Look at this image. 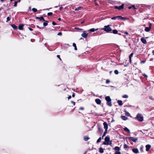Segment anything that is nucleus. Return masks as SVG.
<instances>
[{"label": "nucleus", "mask_w": 154, "mask_h": 154, "mask_svg": "<svg viewBox=\"0 0 154 154\" xmlns=\"http://www.w3.org/2000/svg\"><path fill=\"white\" fill-rule=\"evenodd\" d=\"M53 14V13H52V12H49V13H48V14H47V15L48 16H51V15H52Z\"/></svg>", "instance_id": "ea45409f"}, {"label": "nucleus", "mask_w": 154, "mask_h": 154, "mask_svg": "<svg viewBox=\"0 0 154 154\" xmlns=\"http://www.w3.org/2000/svg\"><path fill=\"white\" fill-rule=\"evenodd\" d=\"M132 8V7H128V9H131Z\"/></svg>", "instance_id": "774afa93"}, {"label": "nucleus", "mask_w": 154, "mask_h": 154, "mask_svg": "<svg viewBox=\"0 0 154 154\" xmlns=\"http://www.w3.org/2000/svg\"><path fill=\"white\" fill-rule=\"evenodd\" d=\"M32 10L34 12H35L37 11V9L35 8H33Z\"/></svg>", "instance_id": "72a5a7b5"}, {"label": "nucleus", "mask_w": 154, "mask_h": 154, "mask_svg": "<svg viewBox=\"0 0 154 154\" xmlns=\"http://www.w3.org/2000/svg\"><path fill=\"white\" fill-rule=\"evenodd\" d=\"M31 10V7H29V9L28 10V11H30Z\"/></svg>", "instance_id": "e2e57ef3"}, {"label": "nucleus", "mask_w": 154, "mask_h": 154, "mask_svg": "<svg viewBox=\"0 0 154 154\" xmlns=\"http://www.w3.org/2000/svg\"><path fill=\"white\" fill-rule=\"evenodd\" d=\"M149 27H146L145 28V30L146 32H149L150 30V29L151 28V24L150 23H149Z\"/></svg>", "instance_id": "0eeeda50"}, {"label": "nucleus", "mask_w": 154, "mask_h": 154, "mask_svg": "<svg viewBox=\"0 0 154 154\" xmlns=\"http://www.w3.org/2000/svg\"><path fill=\"white\" fill-rule=\"evenodd\" d=\"M132 151L133 152L135 153H139L138 150L137 148H134L132 149Z\"/></svg>", "instance_id": "1a4fd4ad"}, {"label": "nucleus", "mask_w": 154, "mask_h": 154, "mask_svg": "<svg viewBox=\"0 0 154 154\" xmlns=\"http://www.w3.org/2000/svg\"><path fill=\"white\" fill-rule=\"evenodd\" d=\"M110 26V25L105 26L104 27L102 28L101 29L107 32H109L112 31V29Z\"/></svg>", "instance_id": "f03ea898"}, {"label": "nucleus", "mask_w": 154, "mask_h": 154, "mask_svg": "<svg viewBox=\"0 0 154 154\" xmlns=\"http://www.w3.org/2000/svg\"><path fill=\"white\" fill-rule=\"evenodd\" d=\"M90 138L88 137L87 136H84V140L85 141H87L89 139H90Z\"/></svg>", "instance_id": "dca6fc26"}, {"label": "nucleus", "mask_w": 154, "mask_h": 154, "mask_svg": "<svg viewBox=\"0 0 154 154\" xmlns=\"http://www.w3.org/2000/svg\"><path fill=\"white\" fill-rule=\"evenodd\" d=\"M75 96V93H73V94H72V97H74Z\"/></svg>", "instance_id": "bf43d9fd"}, {"label": "nucleus", "mask_w": 154, "mask_h": 154, "mask_svg": "<svg viewBox=\"0 0 154 154\" xmlns=\"http://www.w3.org/2000/svg\"><path fill=\"white\" fill-rule=\"evenodd\" d=\"M121 32L124 33L125 34H126L127 35H128V33L127 32H124L123 31H121Z\"/></svg>", "instance_id": "79ce46f5"}, {"label": "nucleus", "mask_w": 154, "mask_h": 154, "mask_svg": "<svg viewBox=\"0 0 154 154\" xmlns=\"http://www.w3.org/2000/svg\"><path fill=\"white\" fill-rule=\"evenodd\" d=\"M35 41V40L33 39H31V41L32 42H34Z\"/></svg>", "instance_id": "5fc2aeb1"}, {"label": "nucleus", "mask_w": 154, "mask_h": 154, "mask_svg": "<svg viewBox=\"0 0 154 154\" xmlns=\"http://www.w3.org/2000/svg\"><path fill=\"white\" fill-rule=\"evenodd\" d=\"M62 35V32H59L58 34H57V35H59V36H61V35Z\"/></svg>", "instance_id": "a18cd8bd"}, {"label": "nucleus", "mask_w": 154, "mask_h": 154, "mask_svg": "<svg viewBox=\"0 0 154 154\" xmlns=\"http://www.w3.org/2000/svg\"><path fill=\"white\" fill-rule=\"evenodd\" d=\"M129 147V146L126 145V144H124V149H125L126 148H128Z\"/></svg>", "instance_id": "2f4dec72"}, {"label": "nucleus", "mask_w": 154, "mask_h": 154, "mask_svg": "<svg viewBox=\"0 0 154 154\" xmlns=\"http://www.w3.org/2000/svg\"><path fill=\"white\" fill-rule=\"evenodd\" d=\"M118 20L126 19V18L125 17H122L121 16H118L117 18Z\"/></svg>", "instance_id": "a211bd4d"}, {"label": "nucleus", "mask_w": 154, "mask_h": 154, "mask_svg": "<svg viewBox=\"0 0 154 154\" xmlns=\"http://www.w3.org/2000/svg\"><path fill=\"white\" fill-rule=\"evenodd\" d=\"M114 73L116 74H118L119 73V72L117 70H115L114 71Z\"/></svg>", "instance_id": "a19ab883"}, {"label": "nucleus", "mask_w": 154, "mask_h": 154, "mask_svg": "<svg viewBox=\"0 0 154 154\" xmlns=\"http://www.w3.org/2000/svg\"><path fill=\"white\" fill-rule=\"evenodd\" d=\"M35 18L39 20L40 21H45V19L43 17H35Z\"/></svg>", "instance_id": "6e6552de"}, {"label": "nucleus", "mask_w": 154, "mask_h": 154, "mask_svg": "<svg viewBox=\"0 0 154 154\" xmlns=\"http://www.w3.org/2000/svg\"><path fill=\"white\" fill-rule=\"evenodd\" d=\"M79 109L80 110H83L84 109V108L82 107H81Z\"/></svg>", "instance_id": "4d7b16f0"}, {"label": "nucleus", "mask_w": 154, "mask_h": 154, "mask_svg": "<svg viewBox=\"0 0 154 154\" xmlns=\"http://www.w3.org/2000/svg\"><path fill=\"white\" fill-rule=\"evenodd\" d=\"M104 127V128L105 129V130L107 131L108 129V125L106 122H104L103 123Z\"/></svg>", "instance_id": "9b49d317"}, {"label": "nucleus", "mask_w": 154, "mask_h": 154, "mask_svg": "<svg viewBox=\"0 0 154 154\" xmlns=\"http://www.w3.org/2000/svg\"><path fill=\"white\" fill-rule=\"evenodd\" d=\"M85 32V31H83V33L81 35L82 36L85 38H86L88 35V33H86Z\"/></svg>", "instance_id": "423d86ee"}, {"label": "nucleus", "mask_w": 154, "mask_h": 154, "mask_svg": "<svg viewBox=\"0 0 154 154\" xmlns=\"http://www.w3.org/2000/svg\"><path fill=\"white\" fill-rule=\"evenodd\" d=\"M121 118L122 120H126L128 119L127 117L124 116H121Z\"/></svg>", "instance_id": "f3484780"}, {"label": "nucleus", "mask_w": 154, "mask_h": 154, "mask_svg": "<svg viewBox=\"0 0 154 154\" xmlns=\"http://www.w3.org/2000/svg\"><path fill=\"white\" fill-rule=\"evenodd\" d=\"M57 57H58L60 59V60H61V59L60 58V56L59 55H57Z\"/></svg>", "instance_id": "603ef678"}, {"label": "nucleus", "mask_w": 154, "mask_h": 154, "mask_svg": "<svg viewBox=\"0 0 154 154\" xmlns=\"http://www.w3.org/2000/svg\"><path fill=\"white\" fill-rule=\"evenodd\" d=\"M151 147V146L149 144H147L146 146V151H148Z\"/></svg>", "instance_id": "9d476101"}, {"label": "nucleus", "mask_w": 154, "mask_h": 154, "mask_svg": "<svg viewBox=\"0 0 154 154\" xmlns=\"http://www.w3.org/2000/svg\"><path fill=\"white\" fill-rule=\"evenodd\" d=\"M125 115L128 116H130V114L128 112H127L126 111H125Z\"/></svg>", "instance_id": "b1692460"}, {"label": "nucleus", "mask_w": 154, "mask_h": 154, "mask_svg": "<svg viewBox=\"0 0 154 154\" xmlns=\"http://www.w3.org/2000/svg\"><path fill=\"white\" fill-rule=\"evenodd\" d=\"M24 25L23 24H20L19 25L18 28L20 30H22L23 29V27Z\"/></svg>", "instance_id": "6ab92c4d"}, {"label": "nucleus", "mask_w": 154, "mask_h": 154, "mask_svg": "<svg viewBox=\"0 0 154 154\" xmlns=\"http://www.w3.org/2000/svg\"><path fill=\"white\" fill-rule=\"evenodd\" d=\"M106 133H107V131L105 130V131L104 132L102 136V137L103 138L104 136H105L106 134Z\"/></svg>", "instance_id": "f704fd0d"}, {"label": "nucleus", "mask_w": 154, "mask_h": 154, "mask_svg": "<svg viewBox=\"0 0 154 154\" xmlns=\"http://www.w3.org/2000/svg\"><path fill=\"white\" fill-rule=\"evenodd\" d=\"M71 98V96H69L68 97V99H70Z\"/></svg>", "instance_id": "680f3d73"}, {"label": "nucleus", "mask_w": 154, "mask_h": 154, "mask_svg": "<svg viewBox=\"0 0 154 154\" xmlns=\"http://www.w3.org/2000/svg\"><path fill=\"white\" fill-rule=\"evenodd\" d=\"M124 130L125 131H127L129 133H130V130L127 127H125L124 128Z\"/></svg>", "instance_id": "4be33fe9"}, {"label": "nucleus", "mask_w": 154, "mask_h": 154, "mask_svg": "<svg viewBox=\"0 0 154 154\" xmlns=\"http://www.w3.org/2000/svg\"><path fill=\"white\" fill-rule=\"evenodd\" d=\"M143 146H141L140 148V150L141 152H143Z\"/></svg>", "instance_id": "c756f323"}, {"label": "nucleus", "mask_w": 154, "mask_h": 154, "mask_svg": "<svg viewBox=\"0 0 154 154\" xmlns=\"http://www.w3.org/2000/svg\"><path fill=\"white\" fill-rule=\"evenodd\" d=\"M11 26L15 29H17V27L14 24H11Z\"/></svg>", "instance_id": "412c9836"}, {"label": "nucleus", "mask_w": 154, "mask_h": 154, "mask_svg": "<svg viewBox=\"0 0 154 154\" xmlns=\"http://www.w3.org/2000/svg\"><path fill=\"white\" fill-rule=\"evenodd\" d=\"M141 41L144 44H146L147 43L146 40L144 38H141L140 39Z\"/></svg>", "instance_id": "f8f14e48"}, {"label": "nucleus", "mask_w": 154, "mask_h": 154, "mask_svg": "<svg viewBox=\"0 0 154 154\" xmlns=\"http://www.w3.org/2000/svg\"><path fill=\"white\" fill-rule=\"evenodd\" d=\"M112 32L114 34H118V31L116 29H114L112 31Z\"/></svg>", "instance_id": "cd10ccee"}, {"label": "nucleus", "mask_w": 154, "mask_h": 154, "mask_svg": "<svg viewBox=\"0 0 154 154\" xmlns=\"http://www.w3.org/2000/svg\"><path fill=\"white\" fill-rule=\"evenodd\" d=\"M152 53L153 55H154V50L152 51Z\"/></svg>", "instance_id": "0e129e2a"}, {"label": "nucleus", "mask_w": 154, "mask_h": 154, "mask_svg": "<svg viewBox=\"0 0 154 154\" xmlns=\"http://www.w3.org/2000/svg\"><path fill=\"white\" fill-rule=\"evenodd\" d=\"M18 2H17V1H16L15 2L14 5V7H16L17 6V5Z\"/></svg>", "instance_id": "58836bf2"}, {"label": "nucleus", "mask_w": 154, "mask_h": 154, "mask_svg": "<svg viewBox=\"0 0 154 154\" xmlns=\"http://www.w3.org/2000/svg\"><path fill=\"white\" fill-rule=\"evenodd\" d=\"M105 99L107 101H111V99L109 96H108L105 97Z\"/></svg>", "instance_id": "2eb2a0df"}, {"label": "nucleus", "mask_w": 154, "mask_h": 154, "mask_svg": "<svg viewBox=\"0 0 154 154\" xmlns=\"http://www.w3.org/2000/svg\"><path fill=\"white\" fill-rule=\"evenodd\" d=\"M82 8L81 7H79L78 8L75 9V11H78L79 10H80Z\"/></svg>", "instance_id": "c85d7f7f"}, {"label": "nucleus", "mask_w": 154, "mask_h": 154, "mask_svg": "<svg viewBox=\"0 0 154 154\" xmlns=\"http://www.w3.org/2000/svg\"><path fill=\"white\" fill-rule=\"evenodd\" d=\"M98 29H95L94 28H92L88 30V31L90 32H93L95 31L98 30Z\"/></svg>", "instance_id": "4468645a"}, {"label": "nucleus", "mask_w": 154, "mask_h": 154, "mask_svg": "<svg viewBox=\"0 0 154 154\" xmlns=\"http://www.w3.org/2000/svg\"><path fill=\"white\" fill-rule=\"evenodd\" d=\"M124 4H122L120 6H115V8L119 10H120L122 9L124 7Z\"/></svg>", "instance_id": "39448f33"}, {"label": "nucleus", "mask_w": 154, "mask_h": 154, "mask_svg": "<svg viewBox=\"0 0 154 154\" xmlns=\"http://www.w3.org/2000/svg\"><path fill=\"white\" fill-rule=\"evenodd\" d=\"M10 20V18L9 17H8L7 18L6 22H8Z\"/></svg>", "instance_id": "37998d69"}, {"label": "nucleus", "mask_w": 154, "mask_h": 154, "mask_svg": "<svg viewBox=\"0 0 154 154\" xmlns=\"http://www.w3.org/2000/svg\"><path fill=\"white\" fill-rule=\"evenodd\" d=\"M96 103L98 104H100L101 103V100L99 99H97L95 100Z\"/></svg>", "instance_id": "ddd939ff"}, {"label": "nucleus", "mask_w": 154, "mask_h": 154, "mask_svg": "<svg viewBox=\"0 0 154 154\" xmlns=\"http://www.w3.org/2000/svg\"><path fill=\"white\" fill-rule=\"evenodd\" d=\"M133 55V53H131L129 56V59H130V58H131Z\"/></svg>", "instance_id": "e433bc0d"}, {"label": "nucleus", "mask_w": 154, "mask_h": 154, "mask_svg": "<svg viewBox=\"0 0 154 154\" xmlns=\"http://www.w3.org/2000/svg\"><path fill=\"white\" fill-rule=\"evenodd\" d=\"M71 103H72L74 105H75V103L73 101H71Z\"/></svg>", "instance_id": "864d4df0"}, {"label": "nucleus", "mask_w": 154, "mask_h": 154, "mask_svg": "<svg viewBox=\"0 0 154 154\" xmlns=\"http://www.w3.org/2000/svg\"><path fill=\"white\" fill-rule=\"evenodd\" d=\"M115 154H121V153L119 151H116L115 152Z\"/></svg>", "instance_id": "49530a36"}, {"label": "nucleus", "mask_w": 154, "mask_h": 154, "mask_svg": "<svg viewBox=\"0 0 154 154\" xmlns=\"http://www.w3.org/2000/svg\"><path fill=\"white\" fill-rule=\"evenodd\" d=\"M45 22H44L43 23V26H46L47 25L48 23V22L46 21H45Z\"/></svg>", "instance_id": "a878e982"}, {"label": "nucleus", "mask_w": 154, "mask_h": 154, "mask_svg": "<svg viewBox=\"0 0 154 154\" xmlns=\"http://www.w3.org/2000/svg\"><path fill=\"white\" fill-rule=\"evenodd\" d=\"M58 20L59 21H60L61 20V19L60 18H58Z\"/></svg>", "instance_id": "69168bd1"}, {"label": "nucleus", "mask_w": 154, "mask_h": 154, "mask_svg": "<svg viewBox=\"0 0 154 154\" xmlns=\"http://www.w3.org/2000/svg\"><path fill=\"white\" fill-rule=\"evenodd\" d=\"M129 61H130V63H131V58H130V59H129Z\"/></svg>", "instance_id": "338daca9"}, {"label": "nucleus", "mask_w": 154, "mask_h": 154, "mask_svg": "<svg viewBox=\"0 0 154 154\" xmlns=\"http://www.w3.org/2000/svg\"><path fill=\"white\" fill-rule=\"evenodd\" d=\"M76 29H78V30H83L82 29H81V28H76Z\"/></svg>", "instance_id": "6e6d98bb"}, {"label": "nucleus", "mask_w": 154, "mask_h": 154, "mask_svg": "<svg viewBox=\"0 0 154 154\" xmlns=\"http://www.w3.org/2000/svg\"><path fill=\"white\" fill-rule=\"evenodd\" d=\"M143 75L144 77H146V78H147V77H148V76H147V75H146L145 74H144V73L143 74Z\"/></svg>", "instance_id": "09e8293b"}, {"label": "nucleus", "mask_w": 154, "mask_h": 154, "mask_svg": "<svg viewBox=\"0 0 154 154\" xmlns=\"http://www.w3.org/2000/svg\"><path fill=\"white\" fill-rule=\"evenodd\" d=\"M117 18V16L111 18V19L112 20H115Z\"/></svg>", "instance_id": "4c0bfd02"}, {"label": "nucleus", "mask_w": 154, "mask_h": 154, "mask_svg": "<svg viewBox=\"0 0 154 154\" xmlns=\"http://www.w3.org/2000/svg\"><path fill=\"white\" fill-rule=\"evenodd\" d=\"M72 45H73V46L74 47V49L75 50H77V48L75 44V43H73L72 44Z\"/></svg>", "instance_id": "bb28decb"}, {"label": "nucleus", "mask_w": 154, "mask_h": 154, "mask_svg": "<svg viewBox=\"0 0 154 154\" xmlns=\"http://www.w3.org/2000/svg\"><path fill=\"white\" fill-rule=\"evenodd\" d=\"M136 118L140 122H142L143 121V116L141 114L138 113L137 115Z\"/></svg>", "instance_id": "7ed1b4c3"}, {"label": "nucleus", "mask_w": 154, "mask_h": 154, "mask_svg": "<svg viewBox=\"0 0 154 154\" xmlns=\"http://www.w3.org/2000/svg\"><path fill=\"white\" fill-rule=\"evenodd\" d=\"M99 152L101 153H103L104 152L103 149L101 148H100L99 149Z\"/></svg>", "instance_id": "7c9ffc66"}, {"label": "nucleus", "mask_w": 154, "mask_h": 154, "mask_svg": "<svg viewBox=\"0 0 154 154\" xmlns=\"http://www.w3.org/2000/svg\"><path fill=\"white\" fill-rule=\"evenodd\" d=\"M110 82V81L109 79L106 80V83L107 84L109 83Z\"/></svg>", "instance_id": "de8ad7c7"}, {"label": "nucleus", "mask_w": 154, "mask_h": 154, "mask_svg": "<svg viewBox=\"0 0 154 154\" xmlns=\"http://www.w3.org/2000/svg\"><path fill=\"white\" fill-rule=\"evenodd\" d=\"M128 139L130 141H132L134 142H136L138 140L137 138H134L133 137H127Z\"/></svg>", "instance_id": "20e7f679"}, {"label": "nucleus", "mask_w": 154, "mask_h": 154, "mask_svg": "<svg viewBox=\"0 0 154 154\" xmlns=\"http://www.w3.org/2000/svg\"><path fill=\"white\" fill-rule=\"evenodd\" d=\"M128 97V95L126 94H125L122 96V97L124 98H127Z\"/></svg>", "instance_id": "c9c22d12"}, {"label": "nucleus", "mask_w": 154, "mask_h": 154, "mask_svg": "<svg viewBox=\"0 0 154 154\" xmlns=\"http://www.w3.org/2000/svg\"><path fill=\"white\" fill-rule=\"evenodd\" d=\"M132 7L134 9H137V8H136L135 7V5H133L132 6Z\"/></svg>", "instance_id": "3c124183"}, {"label": "nucleus", "mask_w": 154, "mask_h": 154, "mask_svg": "<svg viewBox=\"0 0 154 154\" xmlns=\"http://www.w3.org/2000/svg\"><path fill=\"white\" fill-rule=\"evenodd\" d=\"M105 141L103 142V144L105 145H109L112 146V141L110 140V138L109 137H106L104 139Z\"/></svg>", "instance_id": "f257e3e1"}, {"label": "nucleus", "mask_w": 154, "mask_h": 154, "mask_svg": "<svg viewBox=\"0 0 154 154\" xmlns=\"http://www.w3.org/2000/svg\"><path fill=\"white\" fill-rule=\"evenodd\" d=\"M62 8H63L61 6L60 7L59 9L60 10H61L62 9Z\"/></svg>", "instance_id": "052dcab7"}, {"label": "nucleus", "mask_w": 154, "mask_h": 154, "mask_svg": "<svg viewBox=\"0 0 154 154\" xmlns=\"http://www.w3.org/2000/svg\"><path fill=\"white\" fill-rule=\"evenodd\" d=\"M149 98L150 99H151V100H154V98L152 97V96H149Z\"/></svg>", "instance_id": "c03bdc74"}, {"label": "nucleus", "mask_w": 154, "mask_h": 154, "mask_svg": "<svg viewBox=\"0 0 154 154\" xmlns=\"http://www.w3.org/2000/svg\"><path fill=\"white\" fill-rule=\"evenodd\" d=\"M29 29V30L31 31H32L33 30V29H32L31 28H30V27H29L28 28Z\"/></svg>", "instance_id": "13d9d810"}, {"label": "nucleus", "mask_w": 154, "mask_h": 154, "mask_svg": "<svg viewBox=\"0 0 154 154\" xmlns=\"http://www.w3.org/2000/svg\"><path fill=\"white\" fill-rule=\"evenodd\" d=\"M101 137H100L99 139L97 140V142L98 143L101 141Z\"/></svg>", "instance_id": "473e14b6"}, {"label": "nucleus", "mask_w": 154, "mask_h": 154, "mask_svg": "<svg viewBox=\"0 0 154 154\" xmlns=\"http://www.w3.org/2000/svg\"><path fill=\"white\" fill-rule=\"evenodd\" d=\"M52 24L54 25H56V23L54 21L52 22Z\"/></svg>", "instance_id": "8fccbe9b"}, {"label": "nucleus", "mask_w": 154, "mask_h": 154, "mask_svg": "<svg viewBox=\"0 0 154 154\" xmlns=\"http://www.w3.org/2000/svg\"><path fill=\"white\" fill-rule=\"evenodd\" d=\"M117 103L120 106H122L123 104L122 101L121 100H118L117 101Z\"/></svg>", "instance_id": "aec40b11"}, {"label": "nucleus", "mask_w": 154, "mask_h": 154, "mask_svg": "<svg viewBox=\"0 0 154 154\" xmlns=\"http://www.w3.org/2000/svg\"><path fill=\"white\" fill-rule=\"evenodd\" d=\"M114 149L117 151H119L120 150V148L117 146H116L114 148Z\"/></svg>", "instance_id": "393cba45"}, {"label": "nucleus", "mask_w": 154, "mask_h": 154, "mask_svg": "<svg viewBox=\"0 0 154 154\" xmlns=\"http://www.w3.org/2000/svg\"><path fill=\"white\" fill-rule=\"evenodd\" d=\"M111 101H107V104L108 106H112V103H111Z\"/></svg>", "instance_id": "5701e85b"}]
</instances>
